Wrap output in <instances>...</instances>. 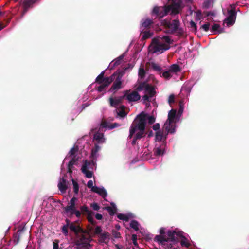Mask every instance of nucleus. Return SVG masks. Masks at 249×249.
<instances>
[{
  "mask_svg": "<svg viewBox=\"0 0 249 249\" xmlns=\"http://www.w3.org/2000/svg\"><path fill=\"white\" fill-rule=\"evenodd\" d=\"M146 120L149 124H152L155 121V118L153 116H148L143 112L137 115L136 118L131 124L129 129L128 138H133L132 144L135 145L137 140L145 136V128Z\"/></svg>",
  "mask_w": 249,
  "mask_h": 249,
  "instance_id": "f257e3e1",
  "label": "nucleus"
},
{
  "mask_svg": "<svg viewBox=\"0 0 249 249\" xmlns=\"http://www.w3.org/2000/svg\"><path fill=\"white\" fill-rule=\"evenodd\" d=\"M168 237L166 238L164 235H156L154 240L158 242L164 247L165 249L172 248V244L169 242H176L178 241V237L181 236V232H176L174 231H167Z\"/></svg>",
  "mask_w": 249,
  "mask_h": 249,
  "instance_id": "f03ea898",
  "label": "nucleus"
},
{
  "mask_svg": "<svg viewBox=\"0 0 249 249\" xmlns=\"http://www.w3.org/2000/svg\"><path fill=\"white\" fill-rule=\"evenodd\" d=\"M161 24L168 29V32L170 34H173L177 33L178 36H182L183 34V30L180 28V22L178 19L172 21L165 19L162 20Z\"/></svg>",
  "mask_w": 249,
  "mask_h": 249,
  "instance_id": "7ed1b4c3",
  "label": "nucleus"
},
{
  "mask_svg": "<svg viewBox=\"0 0 249 249\" xmlns=\"http://www.w3.org/2000/svg\"><path fill=\"white\" fill-rule=\"evenodd\" d=\"M92 240L89 232L86 231L85 233H81L75 242L77 249H93L92 245L90 243Z\"/></svg>",
  "mask_w": 249,
  "mask_h": 249,
  "instance_id": "20e7f679",
  "label": "nucleus"
},
{
  "mask_svg": "<svg viewBox=\"0 0 249 249\" xmlns=\"http://www.w3.org/2000/svg\"><path fill=\"white\" fill-rule=\"evenodd\" d=\"M170 47V45L168 44L160 43L158 40L153 39L149 46V52L152 53H162L169 49Z\"/></svg>",
  "mask_w": 249,
  "mask_h": 249,
  "instance_id": "39448f33",
  "label": "nucleus"
},
{
  "mask_svg": "<svg viewBox=\"0 0 249 249\" xmlns=\"http://www.w3.org/2000/svg\"><path fill=\"white\" fill-rule=\"evenodd\" d=\"M231 9L228 10V17L225 19L224 22L227 24L228 26L233 25L236 18V12L235 7L231 5Z\"/></svg>",
  "mask_w": 249,
  "mask_h": 249,
  "instance_id": "423d86ee",
  "label": "nucleus"
},
{
  "mask_svg": "<svg viewBox=\"0 0 249 249\" xmlns=\"http://www.w3.org/2000/svg\"><path fill=\"white\" fill-rule=\"evenodd\" d=\"M123 97L125 98L129 102H136L140 99L141 96L137 91L130 92V90H126L124 92Z\"/></svg>",
  "mask_w": 249,
  "mask_h": 249,
  "instance_id": "0eeeda50",
  "label": "nucleus"
},
{
  "mask_svg": "<svg viewBox=\"0 0 249 249\" xmlns=\"http://www.w3.org/2000/svg\"><path fill=\"white\" fill-rule=\"evenodd\" d=\"M166 144L165 142H160L159 144L157 143L153 149L154 156L156 157L162 156L165 153V148Z\"/></svg>",
  "mask_w": 249,
  "mask_h": 249,
  "instance_id": "6e6552de",
  "label": "nucleus"
},
{
  "mask_svg": "<svg viewBox=\"0 0 249 249\" xmlns=\"http://www.w3.org/2000/svg\"><path fill=\"white\" fill-rule=\"evenodd\" d=\"M124 72H118V75L116 77L111 88H110L109 91H115L121 88V86L122 84V78Z\"/></svg>",
  "mask_w": 249,
  "mask_h": 249,
  "instance_id": "1a4fd4ad",
  "label": "nucleus"
},
{
  "mask_svg": "<svg viewBox=\"0 0 249 249\" xmlns=\"http://www.w3.org/2000/svg\"><path fill=\"white\" fill-rule=\"evenodd\" d=\"M91 164H94V162L93 160L91 161H87L86 160L81 168L82 172L84 174L85 176L88 178H91L93 175L92 171L88 170V166H90Z\"/></svg>",
  "mask_w": 249,
  "mask_h": 249,
  "instance_id": "9d476101",
  "label": "nucleus"
},
{
  "mask_svg": "<svg viewBox=\"0 0 249 249\" xmlns=\"http://www.w3.org/2000/svg\"><path fill=\"white\" fill-rule=\"evenodd\" d=\"M153 23V20L149 18L142 19L141 21L140 31L149 30Z\"/></svg>",
  "mask_w": 249,
  "mask_h": 249,
  "instance_id": "9b49d317",
  "label": "nucleus"
},
{
  "mask_svg": "<svg viewBox=\"0 0 249 249\" xmlns=\"http://www.w3.org/2000/svg\"><path fill=\"white\" fill-rule=\"evenodd\" d=\"M69 181L64 178H62L59 180L58 184V188L62 193H65L68 188Z\"/></svg>",
  "mask_w": 249,
  "mask_h": 249,
  "instance_id": "f8f14e48",
  "label": "nucleus"
},
{
  "mask_svg": "<svg viewBox=\"0 0 249 249\" xmlns=\"http://www.w3.org/2000/svg\"><path fill=\"white\" fill-rule=\"evenodd\" d=\"M164 129L167 131V134L169 133H173L175 131V126L174 124V122H170L168 120L166 121L164 124Z\"/></svg>",
  "mask_w": 249,
  "mask_h": 249,
  "instance_id": "ddd939ff",
  "label": "nucleus"
},
{
  "mask_svg": "<svg viewBox=\"0 0 249 249\" xmlns=\"http://www.w3.org/2000/svg\"><path fill=\"white\" fill-rule=\"evenodd\" d=\"M69 228L71 231L74 232L76 235L78 233H84L86 232V230H84L79 225H76L73 222L71 223L69 226Z\"/></svg>",
  "mask_w": 249,
  "mask_h": 249,
  "instance_id": "4468645a",
  "label": "nucleus"
},
{
  "mask_svg": "<svg viewBox=\"0 0 249 249\" xmlns=\"http://www.w3.org/2000/svg\"><path fill=\"white\" fill-rule=\"evenodd\" d=\"M124 98V97H123V96L115 99L112 97L110 98L109 100L110 106L111 107H116L122 102Z\"/></svg>",
  "mask_w": 249,
  "mask_h": 249,
  "instance_id": "2eb2a0df",
  "label": "nucleus"
},
{
  "mask_svg": "<svg viewBox=\"0 0 249 249\" xmlns=\"http://www.w3.org/2000/svg\"><path fill=\"white\" fill-rule=\"evenodd\" d=\"M92 191L98 194L103 198L106 197L107 196V193L105 189L100 188L97 186H94V187H93Z\"/></svg>",
  "mask_w": 249,
  "mask_h": 249,
  "instance_id": "dca6fc26",
  "label": "nucleus"
},
{
  "mask_svg": "<svg viewBox=\"0 0 249 249\" xmlns=\"http://www.w3.org/2000/svg\"><path fill=\"white\" fill-rule=\"evenodd\" d=\"M141 35L142 36V39L146 40L150 38L153 36V33L149 30L141 31Z\"/></svg>",
  "mask_w": 249,
  "mask_h": 249,
  "instance_id": "f3484780",
  "label": "nucleus"
},
{
  "mask_svg": "<svg viewBox=\"0 0 249 249\" xmlns=\"http://www.w3.org/2000/svg\"><path fill=\"white\" fill-rule=\"evenodd\" d=\"M36 0H24L23 1V4L24 7V10L23 13V15L28 10V9L34 3L36 2Z\"/></svg>",
  "mask_w": 249,
  "mask_h": 249,
  "instance_id": "a211bd4d",
  "label": "nucleus"
},
{
  "mask_svg": "<svg viewBox=\"0 0 249 249\" xmlns=\"http://www.w3.org/2000/svg\"><path fill=\"white\" fill-rule=\"evenodd\" d=\"M156 92L155 91L154 88L149 85L146 86L145 90V94H147L150 97H152L154 96Z\"/></svg>",
  "mask_w": 249,
  "mask_h": 249,
  "instance_id": "6ab92c4d",
  "label": "nucleus"
},
{
  "mask_svg": "<svg viewBox=\"0 0 249 249\" xmlns=\"http://www.w3.org/2000/svg\"><path fill=\"white\" fill-rule=\"evenodd\" d=\"M94 139L97 141V144L103 143L105 141L104 138V134L100 133H96L94 135Z\"/></svg>",
  "mask_w": 249,
  "mask_h": 249,
  "instance_id": "aec40b11",
  "label": "nucleus"
},
{
  "mask_svg": "<svg viewBox=\"0 0 249 249\" xmlns=\"http://www.w3.org/2000/svg\"><path fill=\"white\" fill-rule=\"evenodd\" d=\"M118 72H114L113 74L109 77H105V82L109 86L113 81H114L117 76Z\"/></svg>",
  "mask_w": 249,
  "mask_h": 249,
  "instance_id": "412c9836",
  "label": "nucleus"
},
{
  "mask_svg": "<svg viewBox=\"0 0 249 249\" xmlns=\"http://www.w3.org/2000/svg\"><path fill=\"white\" fill-rule=\"evenodd\" d=\"M105 71H102L101 73L96 77L95 82L101 84L105 83V77H104Z\"/></svg>",
  "mask_w": 249,
  "mask_h": 249,
  "instance_id": "4be33fe9",
  "label": "nucleus"
},
{
  "mask_svg": "<svg viewBox=\"0 0 249 249\" xmlns=\"http://www.w3.org/2000/svg\"><path fill=\"white\" fill-rule=\"evenodd\" d=\"M78 159L76 158V157H72L71 160L69 161L68 165V172L72 173V168L73 167V165L76 164Z\"/></svg>",
  "mask_w": 249,
  "mask_h": 249,
  "instance_id": "5701e85b",
  "label": "nucleus"
},
{
  "mask_svg": "<svg viewBox=\"0 0 249 249\" xmlns=\"http://www.w3.org/2000/svg\"><path fill=\"white\" fill-rule=\"evenodd\" d=\"M100 147L97 143L95 144V146L91 150V157L93 159H96L97 157V153L100 150Z\"/></svg>",
  "mask_w": 249,
  "mask_h": 249,
  "instance_id": "b1692460",
  "label": "nucleus"
},
{
  "mask_svg": "<svg viewBox=\"0 0 249 249\" xmlns=\"http://www.w3.org/2000/svg\"><path fill=\"white\" fill-rule=\"evenodd\" d=\"M169 70L170 71H171V72L174 73H177L181 71V69L179 66L177 64H174L171 65L170 66Z\"/></svg>",
  "mask_w": 249,
  "mask_h": 249,
  "instance_id": "393cba45",
  "label": "nucleus"
},
{
  "mask_svg": "<svg viewBox=\"0 0 249 249\" xmlns=\"http://www.w3.org/2000/svg\"><path fill=\"white\" fill-rule=\"evenodd\" d=\"M176 110L175 109H171L168 113V119L167 120L170 122H174L176 116Z\"/></svg>",
  "mask_w": 249,
  "mask_h": 249,
  "instance_id": "a878e982",
  "label": "nucleus"
},
{
  "mask_svg": "<svg viewBox=\"0 0 249 249\" xmlns=\"http://www.w3.org/2000/svg\"><path fill=\"white\" fill-rule=\"evenodd\" d=\"M125 106H121L120 107V108L118 110V111L117 112L118 115L121 118H124L127 115V113L126 112V111L125 110Z\"/></svg>",
  "mask_w": 249,
  "mask_h": 249,
  "instance_id": "bb28decb",
  "label": "nucleus"
},
{
  "mask_svg": "<svg viewBox=\"0 0 249 249\" xmlns=\"http://www.w3.org/2000/svg\"><path fill=\"white\" fill-rule=\"evenodd\" d=\"M124 57V55L122 54L119 56L117 58L114 60L112 63V67H114L115 66H117L119 65H120L121 63V61H122Z\"/></svg>",
  "mask_w": 249,
  "mask_h": 249,
  "instance_id": "cd10ccee",
  "label": "nucleus"
},
{
  "mask_svg": "<svg viewBox=\"0 0 249 249\" xmlns=\"http://www.w3.org/2000/svg\"><path fill=\"white\" fill-rule=\"evenodd\" d=\"M94 213L91 211L88 214H87V219L88 221L90 222L92 225H95L96 224V222L95 221L93 217V215L94 214Z\"/></svg>",
  "mask_w": 249,
  "mask_h": 249,
  "instance_id": "c85d7f7f",
  "label": "nucleus"
},
{
  "mask_svg": "<svg viewBox=\"0 0 249 249\" xmlns=\"http://www.w3.org/2000/svg\"><path fill=\"white\" fill-rule=\"evenodd\" d=\"M109 233L107 232L102 233L100 235V241L103 242H106V241L109 240Z\"/></svg>",
  "mask_w": 249,
  "mask_h": 249,
  "instance_id": "c756f323",
  "label": "nucleus"
},
{
  "mask_svg": "<svg viewBox=\"0 0 249 249\" xmlns=\"http://www.w3.org/2000/svg\"><path fill=\"white\" fill-rule=\"evenodd\" d=\"M163 137V132L161 131H158L156 133L155 138L157 141L159 142L160 143V142H162V140ZM163 142H165L163 141Z\"/></svg>",
  "mask_w": 249,
  "mask_h": 249,
  "instance_id": "7c9ffc66",
  "label": "nucleus"
},
{
  "mask_svg": "<svg viewBox=\"0 0 249 249\" xmlns=\"http://www.w3.org/2000/svg\"><path fill=\"white\" fill-rule=\"evenodd\" d=\"M139 226L138 222L135 220H132L130 223V227L134 229L136 231H138L139 230Z\"/></svg>",
  "mask_w": 249,
  "mask_h": 249,
  "instance_id": "2f4dec72",
  "label": "nucleus"
},
{
  "mask_svg": "<svg viewBox=\"0 0 249 249\" xmlns=\"http://www.w3.org/2000/svg\"><path fill=\"white\" fill-rule=\"evenodd\" d=\"M64 211L66 213H70L71 214V212H73L74 210H76L75 206L72 205H69L65 207L64 208Z\"/></svg>",
  "mask_w": 249,
  "mask_h": 249,
  "instance_id": "473e14b6",
  "label": "nucleus"
},
{
  "mask_svg": "<svg viewBox=\"0 0 249 249\" xmlns=\"http://www.w3.org/2000/svg\"><path fill=\"white\" fill-rule=\"evenodd\" d=\"M149 84H147L145 82H141L139 84V86L136 89L137 91H141L143 89L145 90V88L146 86L149 85Z\"/></svg>",
  "mask_w": 249,
  "mask_h": 249,
  "instance_id": "72a5a7b5",
  "label": "nucleus"
},
{
  "mask_svg": "<svg viewBox=\"0 0 249 249\" xmlns=\"http://www.w3.org/2000/svg\"><path fill=\"white\" fill-rule=\"evenodd\" d=\"M179 237L182 238L180 241V244L182 246L188 248L190 246V244L187 241V239L184 236L182 235V236H179Z\"/></svg>",
  "mask_w": 249,
  "mask_h": 249,
  "instance_id": "f704fd0d",
  "label": "nucleus"
},
{
  "mask_svg": "<svg viewBox=\"0 0 249 249\" xmlns=\"http://www.w3.org/2000/svg\"><path fill=\"white\" fill-rule=\"evenodd\" d=\"M108 86L105 82L104 83L101 84L97 88V89L99 92L104 91Z\"/></svg>",
  "mask_w": 249,
  "mask_h": 249,
  "instance_id": "c9c22d12",
  "label": "nucleus"
},
{
  "mask_svg": "<svg viewBox=\"0 0 249 249\" xmlns=\"http://www.w3.org/2000/svg\"><path fill=\"white\" fill-rule=\"evenodd\" d=\"M151 67L154 71L159 72L160 74H161L162 68L159 65L155 63H152Z\"/></svg>",
  "mask_w": 249,
  "mask_h": 249,
  "instance_id": "e433bc0d",
  "label": "nucleus"
},
{
  "mask_svg": "<svg viewBox=\"0 0 249 249\" xmlns=\"http://www.w3.org/2000/svg\"><path fill=\"white\" fill-rule=\"evenodd\" d=\"M80 212L82 214H84L86 213L87 214L90 213L91 211H89L87 206L86 205L82 206L80 207Z\"/></svg>",
  "mask_w": 249,
  "mask_h": 249,
  "instance_id": "4c0bfd02",
  "label": "nucleus"
},
{
  "mask_svg": "<svg viewBox=\"0 0 249 249\" xmlns=\"http://www.w3.org/2000/svg\"><path fill=\"white\" fill-rule=\"evenodd\" d=\"M117 217L120 220H124L126 222L128 221L129 220V217L128 216L122 213L118 214Z\"/></svg>",
  "mask_w": 249,
  "mask_h": 249,
  "instance_id": "58836bf2",
  "label": "nucleus"
},
{
  "mask_svg": "<svg viewBox=\"0 0 249 249\" xmlns=\"http://www.w3.org/2000/svg\"><path fill=\"white\" fill-rule=\"evenodd\" d=\"M78 150V148L77 146L72 148L69 153L70 156H71V157H76V153L77 152Z\"/></svg>",
  "mask_w": 249,
  "mask_h": 249,
  "instance_id": "ea45409f",
  "label": "nucleus"
},
{
  "mask_svg": "<svg viewBox=\"0 0 249 249\" xmlns=\"http://www.w3.org/2000/svg\"><path fill=\"white\" fill-rule=\"evenodd\" d=\"M72 182L73 186V192L75 194H77L79 191V185L73 179H72Z\"/></svg>",
  "mask_w": 249,
  "mask_h": 249,
  "instance_id": "a19ab883",
  "label": "nucleus"
},
{
  "mask_svg": "<svg viewBox=\"0 0 249 249\" xmlns=\"http://www.w3.org/2000/svg\"><path fill=\"white\" fill-rule=\"evenodd\" d=\"M106 210L110 215H113L116 211V208L115 207L112 208L111 207H106Z\"/></svg>",
  "mask_w": 249,
  "mask_h": 249,
  "instance_id": "79ce46f5",
  "label": "nucleus"
},
{
  "mask_svg": "<svg viewBox=\"0 0 249 249\" xmlns=\"http://www.w3.org/2000/svg\"><path fill=\"white\" fill-rule=\"evenodd\" d=\"M138 74L141 79H143L145 77V71L143 68L141 67L139 68Z\"/></svg>",
  "mask_w": 249,
  "mask_h": 249,
  "instance_id": "37998d69",
  "label": "nucleus"
},
{
  "mask_svg": "<svg viewBox=\"0 0 249 249\" xmlns=\"http://www.w3.org/2000/svg\"><path fill=\"white\" fill-rule=\"evenodd\" d=\"M171 71L169 70L167 71H164L162 73V76L165 78V79H169L171 78L172 75L170 73Z\"/></svg>",
  "mask_w": 249,
  "mask_h": 249,
  "instance_id": "c03bdc74",
  "label": "nucleus"
},
{
  "mask_svg": "<svg viewBox=\"0 0 249 249\" xmlns=\"http://www.w3.org/2000/svg\"><path fill=\"white\" fill-rule=\"evenodd\" d=\"M190 28L192 29V31L195 33H196L197 31V26L196 24L193 21L191 20L190 22Z\"/></svg>",
  "mask_w": 249,
  "mask_h": 249,
  "instance_id": "a18cd8bd",
  "label": "nucleus"
},
{
  "mask_svg": "<svg viewBox=\"0 0 249 249\" xmlns=\"http://www.w3.org/2000/svg\"><path fill=\"white\" fill-rule=\"evenodd\" d=\"M220 25L218 24H214L212 27V31L213 32H218L221 33V31H219Z\"/></svg>",
  "mask_w": 249,
  "mask_h": 249,
  "instance_id": "49530a36",
  "label": "nucleus"
},
{
  "mask_svg": "<svg viewBox=\"0 0 249 249\" xmlns=\"http://www.w3.org/2000/svg\"><path fill=\"white\" fill-rule=\"evenodd\" d=\"M210 23L206 22L205 24L201 26L200 29H202L205 32H208L210 29Z\"/></svg>",
  "mask_w": 249,
  "mask_h": 249,
  "instance_id": "de8ad7c7",
  "label": "nucleus"
},
{
  "mask_svg": "<svg viewBox=\"0 0 249 249\" xmlns=\"http://www.w3.org/2000/svg\"><path fill=\"white\" fill-rule=\"evenodd\" d=\"M162 39L168 44H171L172 43V40L171 39L170 37L169 36H163L162 37Z\"/></svg>",
  "mask_w": 249,
  "mask_h": 249,
  "instance_id": "09e8293b",
  "label": "nucleus"
},
{
  "mask_svg": "<svg viewBox=\"0 0 249 249\" xmlns=\"http://www.w3.org/2000/svg\"><path fill=\"white\" fill-rule=\"evenodd\" d=\"M82 214L81 212L77 210H74L73 212H71L70 214L71 215H72L73 214L75 215V216L77 218H79Z\"/></svg>",
  "mask_w": 249,
  "mask_h": 249,
  "instance_id": "8fccbe9b",
  "label": "nucleus"
},
{
  "mask_svg": "<svg viewBox=\"0 0 249 249\" xmlns=\"http://www.w3.org/2000/svg\"><path fill=\"white\" fill-rule=\"evenodd\" d=\"M102 229L100 226H97L95 229L94 233L97 235H100L102 233Z\"/></svg>",
  "mask_w": 249,
  "mask_h": 249,
  "instance_id": "3c124183",
  "label": "nucleus"
},
{
  "mask_svg": "<svg viewBox=\"0 0 249 249\" xmlns=\"http://www.w3.org/2000/svg\"><path fill=\"white\" fill-rule=\"evenodd\" d=\"M69 227L68 226L64 225L62 228V232L65 235H67L68 234V228Z\"/></svg>",
  "mask_w": 249,
  "mask_h": 249,
  "instance_id": "603ef678",
  "label": "nucleus"
},
{
  "mask_svg": "<svg viewBox=\"0 0 249 249\" xmlns=\"http://www.w3.org/2000/svg\"><path fill=\"white\" fill-rule=\"evenodd\" d=\"M112 235L113 236V237L115 238H119L121 237V234H120V232H119L115 230H112Z\"/></svg>",
  "mask_w": 249,
  "mask_h": 249,
  "instance_id": "864d4df0",
  "label": "nucleus"
},
{
  "mask_svg": "<svg viewBox=\"0 0 249 249\" xmlns=\"http://www.w3.org/2000/svg\"><path fill=\"white\" fill-rule=\"evenodd\" d=\"M59 240H55L53 242V249H59Z\"/></svg>",
  "mask_w": 249,
  "mask_h": 249,
  "instance_id": "5fc2aeb1",
  "label": "nucleus"
},
{
  "mask_svg": "<svg viewBox=\"0 0 249 249\" xmlns=\"http://www.w3.org/2000/svg\"><path fill=\"white\" fill-rule=\"evenodd\" d=\"M121 125L118 124V123H114L113 124H112L111 125H109L108 126V128L109 129H113L115 127H119Z\"/></svg>",
  "mask_w": 249,
  "mask_h": 249,
  "instance_id": "6e6d98bb",
  "label": "nucleus"
},
{
  "mask_svg": "<svg viewBox=\"0 0 249 249\" xmlns=\"http://www.w3.org/2000/svg\"><path fill=\"white\" fill-rule=\"evenodd\" d=\"M175 102V96L174 94H171L169 96L168 98V103L169 104H172Z\"/></svg>",
  "mask_w": 249,
  "mask_h": 249,
  "instance_id": "4d7b16f0",
  "label": "nucleus"
},
{
  "mask_svg": "<svg viewBox=\"0 0 249 249\" xmlns=\"http://www.w3.org/2000/svg\"><path fill=\"white\" fill-rule=\"evenodd\" d=\"M150 98L151 97H149V96L147 94H145L144 95L142 96V100L143 101V103H145V102H150Z\"/></svg>",
  "mask_w": 249,
  "mask_h": 249,
  "instance_id": "13d9d810",
  "label": "nucleus"
},
{
  "mask_svg": "<svg viewBox=\"0 0 249 249\" xmlns=\"http://www.w3.org/2000/svg\"><path fill=\"white\" fill-rule=\"evenodd\" d=\"M183 90H185L186 92L190 93L192 89V87L191 86H187L186 84L183 87Z\"/></svg>",
  "mask_w": 249,
  "mask_h": 249,
  "instance_id": "bf43d9fd",
  "label": "nucleus"
},
{
  "mask_svg": "<svg viewBox=\"0 0 249 249\" xmlns=\"http://www.w3.org/2000/svg\"><path fill=\"white\" fill-rule=\"evenodd\" d=\"M134 67V65L133 64H128L127 65V67H125L124 69V70L123 71H121V72H124V73L125 71H126L128 69H132Z\"/></svg>",
  "mask_w": 249,
  "mask_h": 249,
  "instance_id": "052dcab7",
  "label": "nucleus"
},
{
  "mask_svg": "<svg viewBox=\"0 0 249 249\" xmlns=\"http://www.w3.org/2000/svg\"><path fill=\"white\" fill-rule=\"evenodd\" d=\"M211 4V1L210 0H207L203 3V7L206 9L210 7Z\"/></svg>",
  "mask_w": 249,
  "mask_h": 249,
  "instance_id": "680f3d73",
  "label": "nucleus"
},
{
  "mask_svg": "<svg viewBox=\"0 0 249 249\" xmlns=\"http://www.w3.org/2000/svg\"><path fill=\"white\" fill-rule=\"evenodd\" d=\"M77 199L75 197H73L70 201L69 204L75 206V201Z\"/></svg>",
  "mask_w": 249,
  "mask_h": 249,
  "instance_id": "e2e57ef3",
  "label": "nucleus"
},
{
  "mask_svg": "<svg viewBox=\"0 0 249 249\" xmlns=\"http://www.w3.org/2000/svg\"><path fill=\"white\" fill-rule=\"evenodd\" d=\"M93 183L92 180H90L88 181V182L87 183V187L89 188H91V191L92 190V188L94 187V186H93Z\"/></svg>",
  "mask_w": 249,
  "mask_h": 249,
  "instance_id": "0e129e2a",
  "label": "nucleus"
},
{
  "mask_svg": "<svg viewBox=\"0 0 249 249\" xmlns=\"http://www.w3.org/2000/svg\"><path fill=\"white\" fill-rule=\"evenodd\" d=\"M91 207L94 210L98 211L100 209V207L96 203H94L91 205Z\"/></svg>",
  "mask_w": 249,
  "mask_h": 249,
  "instance_id": "69168bd1",
  "label": "nucleus"
},
{
  "mask_svg": "<svg viewBox=\"0 0 249 249\" xmlns=\"http://www.w3.org/2000/svg\"><path fill=\"white\" fill-rule=\"evenodd\" d=\"M101 126L103 128H108L109 126L107 122L103 121L101 122Z\"/></svg>",
  "mask_w": 249,
  "mask_h": 249,
  "instance_id": "338daca9",
  "label": "nucleus"
},
{
  "mask_svg": "<svg viewBox=\"0 0 249 249\" xmlns=\"http://www.w3.org/2000/svg\"><path fill=\"white\" fill-rule=\"evenodd\" d=\"M160 126V124L159 123H156L153 125L152 127H153V130L156 131V130H158L159 129Z\"/></svg>",
  "mask_w": 249,
  "mask_h": 249,
  "instance_id": "774afa93",
  "label": "nucleus"
}]
</instances>
